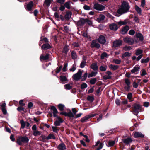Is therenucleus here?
Segmentation results:
<instances>
[{"label": "nucleus", "instance_id": "1", "mask_svg": "<svg viewBox=\"0 0 150 150\" xmlns=\"http://www.w3.org/2000/svg\"><path fill=\"white\" fill-rule=\"evenodd\" d=\"M129 9V6L128 3L124 1L121 6V7L117 11L116 13H115L116 16H119L120 15L127 12Z\"/></svg>", "mask_w": 150, "mask_h": 150}, {"label": "nucleus", "instance_id": "2", "mask_svg": "<svg viewBox=\"0 0 150 150\" xmlns=\"http://www.w3.org/2000/svg\"><path fill=\"white\" fill-rule=\"evenodd\" d=\"M29 140V139L26 137H20L17 139V142L19 145H20L22 144V143H27Z\"/></svg>", "mask_w": 150, "mask_h": 150}, {"label": "nucleus", "instance_id": "3", "mask_svg": "<svg viewBox=\"0 0 150 150\" xmlns=\"http://www.w3.org/2000/svg\"><path fill=\"white\" fill-rule=\"evenodd\" d=\"M82 73V71L81 70H79L76 73L74 74L72 76V78L73 80L78 81L81 78Z\"/></svg>", "mask_w": 150, "mask_h": 150}, {"label": "nucleus", "instance_id": "4", "mask_svg": "<svg viewBox=\"0 0 150 150\" xmlns=\"http://www.w3.org/2000/svg\"><path fill=\"white\" fill-rule=\"evenodd\" d=\"M141 106L138 104H134L133 107V112L135 115L138 114L141 111Z\"/></svg>", "mask_w": 150, "mask_h": 150}, {"label": "nucleus", "instance_id": "5", "mask_svg": "<svg viewBox=\"0 0 150 150\" xmlns=\"http://www.w3.org/2000/svg\"><path fill=\"white\" fill-rule=\"evenodd\" d=\"M123 41L131 45L133 44L134 42V40L133 38L129 37L124 38Z\"/></svg>", "mask_w": 150, "mask_h": 150}, {"label": "nucleus", "instance_id": "6", "mask_svg": "<svg viewBox=\"0 0 150 150\" xmlns=\"http://www.w3.org/2000/svg\"><path fill=\"white\" fill-rule=\"evenodd\" d=\"M93 8L97 10L100 11L103 10L105 8L104 6L98 3L95 4L94 5Z\"/></svg>", "mask_w": 150, "mask_h": 150}, {"label": "nucleus", "instance_id": "7", "mask_svg": "<svg viewBox=\"0 0 150 150\" xmlns=\"http://www.w3.org/2000/svg\"><path fill=\"white\" fill-rule=\"evenodd\" d=\"M33 6V3L32 1H30L29 3L25 5V8L28 11H31Z\"/></svg>", "mask_w": 150, "mask_h": 150}, {"label": "nucleus", "instance_id": "8", "mask_svg": "<svg viewBox=\"0 0 150 150\" xmlns=\"http://www.w3.org/2000/svg\"><path fill=\"white\" fill-rule=\"evenodd\" d=\"M134 137L135 138H143L144 135L140 132H136L134 133Z\"/></svg>", "mask_w": 150, "mask_h": 150}, {"label": "nucleus", "instance_id": "9", "mask_svg": "<svg viewBox=\"0 0 150 150\" xmlns=\"http://www.w3.org/2000/svg\"><path fill=\"white\" fill-rule=\"evenodd\" d=\"M122 44V41L120 40L114 41L113 42V46L115 47H118L121 45Z\"/></svg>", "mask_w": 150, "mask_h": 150}, {"label": "nucleus", "instance_id": "10", "mask_svg": "<svg viewBox=\"0 0 150 150\" xmlns=\"http://www.w3.org/2000/svg\"><path fill=\"white\" fill-rule=\"evenodd\" d=\"M140 69V68L139 67L136 65L131 70V71L133 74H137L138 73L139 70Z\"/></svg>", "mask_w": 150, "mask_h": 150}, {"label": "nucleus", "instance_id": "11", "mask_svg": "<svg viewBox=\"0 0 150 150\" xmlns=\"http://www.w3.org/2000/svg\"><path fill=\"white\" fill-rule=\"evenodd\" d=\"M98 41L101 44H104L106 42V40L105 37L102 35H100L98 39Z\"/></svg>", "mask_w": 150, "mask_h": 150}, {"label": "nucleus", "instance_id": "12", "mask_svg": "<svg viewBox=\"0 0 150 150\" xmlns=\"http://www.w3.org/2000/svg\"><path fill=\"white\" fill-rule=\"evenodd\" d=\"M58 120H56L54 123L55 125L59 126L60 125L61 123L63 122V121L62 118L59 117H57Z\"/></svg>", "mask_w": 150, "mask_h": 150}, {"label": "nucleus", "instance_id": "13", "mask_svg": "<svg viewBox=\"0 0 150 150\" xmlns=\"http://www.w3.org/2000/svg\"><path fill=\"white\" fill-rule=\"evenodd\" d=\"M51 109L53 110L54 117L57 118V117L58 116H57V114L58 113V112L55 107L54 106H52L51 107Z\"/></svg>", "mask_w": 150, "mask_h": 150}, {"label": "nucleus", "instance_id": "14", "mask_svg": "<svg viewBox=\"0 0 150 150\" xmlns=\"http://www.w3.org/2000/svg\"><path fill=\"white\" fill-rule=\"evenodd\" d=\"M91 47H96L97 48H99L100 46L98 43H96L95 41L93 40L91 43Z\"/></svg>", "mask_w": 150, "mask_h": 150}, {"label": "nucleus", "instance_id": "15", "mask_svg": "<svg viewBox=\"0 0 150 150\" xmlns=\"http://www.w3.org/2000/svg\"><path fill=\"white\" fill-rule=\"evenodd\" d=\"M58 148L59 150H65L66 149L65 144L63 143H60L59 145Z\"/></svg>", "mask_w": 150, "mask_h": 150}, {"label": "nucleus", "instance_id": "16", "mask_svg": "<svg viewBox=\"0 0 150 150\" xmlns=\"http://www.w3.org/2000/svg\"><path fill=\"white\" fill-rule=\"evenodd\" d=\"M110 29L113 30H116L118 29V27L117 25L114 23L110 24Z\"/></svg>", "mask_w": 150, "mask_h": 150}, {"label": "nucleus", "instance_id": "17", "mask_svg": "<svg viewBox=\"0 0 150 150\" xmlns=\"http://www.w3.org/2000/svg\"><path fill=\"white\" fill-rule=\"evenodd\" d=\"M90 67L95 71H97L98 69V67L96 63H92L91 64Z\"/></svg>", "mask_w": 150, "mask_h": 150}, {"label": "nucleus", "instance_id": "18", "mask_svg": "<svg viewBox=\"0 0 150 150\" xmlns=\"http://www.w3.org/2000/svg\"><path fill=\"white\" fill-rule=\"evenodd\" d=\"M86 19H85L83 18L80 19L79 21L77 23V24L79 25H83L86 22Z\"/></svg>", "mask_w": 150, "mask_h": 150}, {"label": "nucleus", "instance_id": "19", "mask_svg": "<svg viewBox=\"0 0 150 150\" xmlns=\"http://www.w3.org/2000/svg\"><path fill=\"white\" fill-rule=\"evenodd\" d=\"M72 15V13L70 11H68L66 12V14L65 17L66 19L69 20L71 17Z\"/></svg>", "mask_w": 150, "mask_h": 150}, {"label": "nucleus", "instance_id": "20", "mask_svg": "<svg viewBox=\"0 0 150 150\" xmlns=\"http://www.w3.org/2000/svg\"><path fill=\"white\" fill-rule=\"evenodd\" d=\"M129 29V26H126L124 27L122 29L121 33L122 34H125L126 33Z\"/></svg>", "mask_w": 150, "mask_h": 150}, {"label": "nucleus", "instance_id": "21", "mask_svg": "<svg viewBox=\"0 0 150 150\" xmlns=\"http://www.w3.org/2000/svg\"><path fill=\"white\" fill-rule=\"evenodd\" d=\"M51 47L47 43L44 44L42 46V49L44 50L48 49Z\"/></svg>", "mask_w": 150, "mask_h": 150}, {"label": "nucleus", "instance_id": "22", "mask_svg": "<svg viewBox=\"0 0 150 150\" xmlns=\"http://www.w3.org/2000/svg\"><path fill=\"white\" fill-rule=\"evenodd\" d=\"M136 37L138 38L139 40L142 41L143 40L144 38L142 35L140 33H136Z\"/></svg>", "mask_w": 150, "mask_h": 150}, {"label": "nucleus", "instance_id": "23", "mask_svg": "<svg viewBox=\"0 0 150 150\" xmlns=\"http://www.w3.org/2000/svg\"><path fill=\"white\" fill-rule=\"evenodd\" d=\"M109 67L112 70H115L118 69V66L117 65H114L111 64L109 66Z\"/></svg>", "mask_w": 150, "mask_h": 150}, {"label": "nucleus", "instance_id": "24", "mask_svg": "<svg viewBox=\"0 0 150 150\" xmlns=\"http://www.w3.org/2000/svg\"><path fill=\"white\" fill-rule=\"evenodd\" d=\"M105 18V16L103 15H100L98 18H97L96 20L97 21L100 22L104 20Z\"/></svg>", "mask_w": 150, "mask_h": 150}, {"label": "nucleus", "instance_id": "25", "mask_svg": "<svg viewBox=\"0 0 150 150\" xmlns=\"http://www.w3.org/2000/svg\"><path fill=\"white\" fill-rule=\"evenodd\" d=\"M143 51L142 50L140 49H138L136 50V55L137 56L139 55V56H142V54L143 53Z\"/></svg>", "mask_w": 150, "mask_h": 150}, {"label": "nucleus", "instance_id": "26", "mask_svg": "<svg viewBox=\"0 0 150 150\" xmlns=\"http://www.w3.org/2000/svg\"><path fill=\"white\" fill-rule=\"evenodd\" d=\"M123 141L124 143L127 144H128L132 142V139L130 138H129L126 139H125L123 140Z\"/></svg>", "mask_w": 150, "mask_h": 150}, {"label": "nucleus", "instance_id": "27", "mask_svg": "<svg viewBox=\"0 0 150 150\" xmlns=\"http://www.w3.org/2000/svg\"><path fill=\"white\" fill-rule=\"evenodd\" d=\"M41 134V132L37 130L33 132V134L35 136L40 135Z\"/></svg>", "mask_w": 150, "mask_h": 150}, {"label": "nucleus", "instance_id": "28", "mask_svg": "<svg viewBox=\"0 0 150 150\" xmlns=\"http://www.w3.org/2000/svg\"><path fill=\"white\" fill-rule=\"evenodd\" d=\"M85 57H84L83 58V60L81 63L80 67L81 68H84L85 66V64L86 63Z\"/></svg>", "mask_w": 150, "mask_h": 150}, {"label": "nucleus", "instance_id": "29", "mask_svg": "<svg viewBox=\"0 0 150 150\" xmlns=\"http://www.w3.org/2000/svg\"><path fill=\"white\" fill-rule=\"evenodd\" d=\"M71 3V2L69 1L66 2L64 4L65 7L68 9H70Z\"/></svg>", "mask_w": 150, "mask_h": 150}, {"label": "nucleus", "instance_id": "30", "mask_svg": "<svg viewBox=\"0 0 150 150\" xmlns=\"http://www.w3.org/2000/svg\"><path fill=\"white\" fill-rule=\"evenodd\" d=\"M20 123L21 124V127L22 129H24L26 125V122H25V121L23 120H20Z\"/></svg>", "mask_w": 150, "mask_h": 150}, {"label": "nucleus", "instance_id": "31", "mask_svg": "<svg viewBox=\"0 0 150 150\" xmlns=\"http://www.w3.org/2000/svg\"><path fill=\"white\" fill-rule=\"evenodd\" d=\"M89 118L88 115L86 116L81 118V121L82 122H84L87 121V120Z\"/></svg>", "mask_w": 150, "mask_h": 150}, {"label": "nucleus", "instance_id": "32", "mask_svg": "<svg viewBox=\"0 0 150 150\" xmlns=\"http://www.w3.org/2000/svg\"><path fill=\"white\" fill-rule=\"evenodd\" d=\"M52 138L54 139H55L56 138L54 136L51 134H50L46 137V139L48 140L51 139Z\"/></svg>", "mask_w": 150, "mask_h": 150}, {"label": "nucleus", "instance_id": "33", "mask_svg": "<svg viewBox=\"0 0 150 150\" xmlns=\"http://www.w3.org/2000/svg\"><path fill=\"white\" fill-rule=\"evenodd\" d=\"M150 60V58L148 57L146 59H142L141 60V62L143 63H147Z\"/></svg>", "mask_w": 150, "mask_h": 150}, {"label": "nucleus", "instance_id": "34", "mask_svg": "<svg viewBox=\"0 0 150 150\" xmlns=\"http://www.w3.org/2000/svg\"><path fill=\"white\" fill-rule=\"evenodd\" d=\"M58 107L59 110L62 111L64 110L65 107L64 105L60 104L58 105Z\"/></svg>", "mask_w": 150, "mask_h": 150}, {"label": "nucleus", "instance_id": "35", "mask_svg": "<svg viewBox=\"0 0 150 150\" xmlns=\"http://www.w3.org/2000/svg\"><path fill=\"white\" fill-rule=\"evenodd\" d=\"M69 50V48H68V45H66L64 47L63 50V52L66 53L68 52Z\"/></svg>", "mask_w": 150, "mask_h": 150}, {"label": "nucleus", "instance_id": "36", "mask_svg": "<svg viewBox=\"0 0 150 150\" xmlns=\"http://www.w3.org/2000/svg\"><path fill=\"white\" fill-rule=\"evenodd\" d=\"M97 72H92L91 73L89 74L88 75V77H91L93 76H95L97 74Z\"/></svg>", "mask_w": 150, "mask_h": 150}, {"label": "nucleus", "instance_id": "37", "mask_svg": "<svg viewBox=\"0 0 150 150\" xmlns=\"http://www.w3.org/2000/svg\"><path fill=\"white\" fill-rule=\"evenodd\" d=\"M49 59V57H40V59L41 61H47Z\"/></svg>", "mask_w": 150, "mask_h": 150}, {"label": "nucleus", "instance_id": "38", "mask_svg": "<svg viewBox=\"0 0 150 150\" xmlns=\"http://www.w3.org/2000/svg\"><path fill=\"white\" fill-rule=\"evenodd\" d=\"M87 99L88 101L91 102H93L94 100V97L93 96H88Z\"/></svg>", "mask_w": 150, "mask_h": 150}, {"label": "nucleus", "instance_id": "39", "mask_svg": "<svg viewBox=\"0 0 150 150\" xmlns=\"http://www.w3.org/2000/svg\"><path fill=\"white\" fill-rule=\"evenodd\" d=\"M65 88L67 90H70L72 88V87L69 84H67L64 85Z\"/></svg>", "mask_w": 150, "mask_h": 150}, {"label": "nucleus", "instance_id": "40", "mask_svg": "<svg viewBox=\"0 0 150 150\" xmlns=\"http://www.w3.org/2000/svg\"><path fill=\"white\" fill-rule=\"evenodd\" d=\"M106 66H102L100 67V69L101 71H105L106 70Z\"/></svg>", "mask_w": 150, "mask_h": 150}, {"label": "nucleus", "instance_id": "41", "mask_svg": "<svg viewBox=\"0 0 150 150\" xmlns=\"http://www.w3.org/2000/svg\"><path fill=\"white\" fill-rule=\"evenodd\" d=\"M88 75V73L87 72H86L85 73V74L83 75V76H81V79L82 80V81H84L85 80L86 78L87 77Z\"/></svg>", "mask_w": 150, "mask_h": 150}, {"label": "nucleus", "instance_id": "42", "mask_svg": "<svg viewBox=\"0 0 150 150\" xmlns=\"http://www.w3.org/2000/svg\"><path fill=\"white\" fill-rule=\"evenodd\" d=\"M135 9L138 13L139 14L141 13V8L137 6H135Z\"/></svg>", "mask_w": 150, "mask_h": 150}, {"label": "nucleus", "instance_id": "43", "mask_svg": "<svg viewBox=\"0 0 150 150\" xmlns=\"http://www.w3.org/2000/svg\"><path fill=\"white\" fill-rule=\"evenodd\" d=\"M125 82L127 86H130L131 83L130 80L128 79H125Z\"/></svg>", "mask_w": 150, "mask_h": 150}, {"label": "nucleus", "instance_id": "44", "mask_svg": "<svg viewBox=\"0 0 150 150\" xmlns=\"http://www.w3.org/2000/svg\"><path fill=\"white\" fill-rule=\"evenodd\" d=\"M52 1V0H45V4L47 6H49L50 5V3Z\"/></svg>", "mask_w": 150, "mask_h": 150}, {"label": "nucleus", "instance_id": "45", "mask_svg": "<svg viewBox=\"0 0 150 150\" xmlns=\"http://www.w3.org/2000/svg\"><path fill=\"white\" fill-rule=\"evenodd\" d=\"M115 144L114 141H110L108 142V144L109 146H113Z\"/></svg>", "mask_w": 150, "mask_h": 150}, {"label": "nucleus", "instance_id": "46", "mask_svg": "<svg viewBox=\"0 0 150 150\" xmlns=\"http://www.w3.org/2000/svg\"><path fill=\"white\" fill-rule=\"evenodd\" d=\"M60 80L62 81L63 82L66 81L67 79L65 76H60Z\"/></svg>", "mask_w": 150, "mask_h": 150}, {"label": "nucleus", "instance_id": "47", "mask_svg": "<svg viewBox=\"0 0 150 150\" xmlns=\"http://www.w3.org/2000/svg\"><path fill=\"white\" fill-rule=\"evenodd\" d=\"M146 74V70L144 69H142L141 72V76H144Z\"/></svg>", "mask_w": 150, "mask_h": 150}, {"label": "nucleus", "instance_id": "48", "mask_svg": "<svg viewBox=\"0 0 150 150\" xmlns=\"http://www.w3.org/2000/svg\"><path fill=\"white\" fill-rule=\"evenodd\" d=\"M52 128L53 130V131L54 132L57 133V132L58 131V129H57V127H54L53 126H52Z\"/></svg>", "mask_w": 150, "mask_h": 150}, {"label": "nucleus", "instance_id": "49", "mask_svg": "<svg viewBox=\"0 0 150 150\" xmlns=\"http://www.w3.org/2000/svg\"><path fill=\"white\" fill-rule=\"evenodd\" d=\"M96 81V78H94L91 79L90 81V83L92 84H94Z\"/></svg>", "mask_w": 150, "mask_h": 150}, {"label": "nucleus", "instance_id": "50", "mask_svg": "<svg viewBox=\"0 0 150 150\" xmlns=\"http://www.w3.org/2000/svg\"><path fill=\"white\" fill-rule=\"evenodd\" d=\"M67 63H65L64 65V67L62 69V70L63 71L65 72L67 69Z\"/></svg>", "mask_w": 150, "mask_h": 150}, {"label": "nucleus", "instance_id": "51", "mask_svg": "<svg viewBox=\"0 0 150 150\" xmlns=\"http://www.w3.org/2000/svg\"><path fill=\"white\" fill-rule=\"evenodd\" d=\"M132 94L131 93H129L127 95V98L128 99L130 100L132 98Z\"/></svg>", "mask_w": 150, "mask_h": 150}, {"label": "nucleus", "instance_id": "52", "mask_svg": "<svg viewBox=\"0 0 150 150\" xmlns=\"http://www.w3.org/2000/svg\"><path fill=\"white\" fill-rule=\"evenodd\" d=\"M87 86V84L85 83H84L81 84V89H84L86 88Z\"/></svg>", "mask_w": 150, "mask_h": 150}, {"label": "nucleus", "instance_id": "53", "mask_svg": "<svg viewBox=\"0 0 150 150\" xmlns=\"http://www.w3.org/2000/svg\"><path fill=\"white\" fill-rule=\"evenodd\" d=\"M113 62L115 64H119L121 62V60L119 59H114Z\"/></svg>", "mask_w": 150, "mask_h": 150}, {"label": "nucleus", "instance_id": "54", "mask_svg": "<svg viewBox=\"0 0 150 150\" xmlns=\"http://www.w3.org/2000/svg\"><path fill=\"white\" fill-rule=\"evenodd\" d=\"M103 115H99V117L98 118L97 120H96V122H98L99 121L102 119Z\"/></svg>", "mask_w": 150, "mask_h": 150}, {"label": "nucleus", "instance_id": "55", "mask_svg": "<svg viewBox=\"0 0 150 150\" xmlns=\"http://www.w3.org/2000/svg\"><path fill=\"white\" fill-rule=\"evenodd\" d=\"M118 24L120 25H125L126 24L127 22L126 21H120L118 22Z\"/></svg>", "mask_w": 150, "mask_h": 150}, {"label": "nucleus", "instance_id": "56", "mask_svg": "<svg viewBox=\"0 0 150 150\" xmlns=\"http://www.w3.org/2000/svg\"><path fill=\"white\" fill-rule=\"evenodd\" d=\"M131 55V53L128 52H126L122 56H130Z\"/></svg>", "mask_w": 150, "mask_h": 150}, {"label": "nucleus", "instance_id": "57", "mask_svg": "<svg viewBox=\"0 0 150 150\" xmlns=\"http://www.w3.org/2000/svg\"><path fill=\"white\" fill-rule=\"evenodd\" d=\"M135 33V31L133 30H130L129 32V33L131 35H133Z\"/></svg>", "mask_w": 150, "mask_h": 150}, {"label": "nucleus", "instance_id": "58", "mask_svg": "<svg viewBox=\"0 0 150 150\" xmlns=\"http://www.w3.org/2000/svg\"><path fill=\"white\" fill-rule=\"evenodd\" d=\"M103 144L102 143H100L99 147L96 150H100L103 147Z\"/></svg>", "mask_w": 150, "mask_h": 150}, {"label": "nucleus", "instance_id": "59", "mask_svg": "<svg viewBox=\"0 0 150 150\" xmlns=\"http://www.w3.org/2000/svg\"><path fill=\"white\" fill-rule=\"evenodd\" d=\"M67 116L70 117H74V114L71 112L67 113Z\"/></svg>", "mask_w": 150, "mask_h": 150}, {"label": "nucleus", "instance_id": "60", "mask_svg": "<svg viewBox=\"0 0 150 150\" xmlns=\"http://www.w3.org/2000/svg\"><path fill=\"white\" fill-rule=\"evenodd\" d=\"M115 103L117 105H120V101L119 99H117L115 100Z\"/></svg>", "mask_w": 150, "mask_h": 150}, {"label": "nucleus", "instance_id": "61", "mask_svg": "<svg viewBox=\"0 0 150 150\" xmlns=\"http://www.w3.org/2000/svg\"><path fill=\"white\" fill-rule=\"evenodd\" d=\"M131 49V47L130 46H125L124 48V49L126 51L130 50Z\"/></svg>", "mask_w": 150, "mask_h": 150}, {"label": "nucleus", "instance_id": "62", "mask_svg": "<svg viewBox=\"0 0 150 150\" xmlns=\"http://www.w3.org/2000/svg\"><path fill=\"white\" fill-rule=\"evenodd\" d=\"M57 1L58 3L62 4L65 2V0H57Z\"/></svg>", "mask_w": 150, "mask_h": 150}, {"label": "nucleus", "instance_id": "63", "mask_svg": "<svg viewBox=\"0 0 150 150\" xmlns=\"http://www.w3.org/2000/svg\"><path fill=\"white\" fill-rule=\"evenodd\" d=\"M32 129L33 131H35L37 130V127L36 125H34L32 127Z\"/></svg>", "mask_w": 150, "mask_h": 150}, {"label": "nucleus", "instance_id": "64", "mask_svg": "<svg viewBox=\"0 0 150 150\" xmlns=\"http://www.w3.org/2000/svg\"><path fill=\"white\" fill-rule=\"evenodd\" d=\"M83 8L84 9L86 10H89L90 9V7L89 6L87 5H85L84 6Z\"/></svg>", "mask_w": 150, "mask_h": 150}]
</instances>
